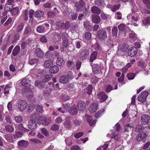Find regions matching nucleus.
<instances>
[{
	"label": "nucleus",
	"mask_w": 150,
	"mask_h": 150,
	"mask_svg": "<svg viewBox=\"0 0 150 150\" xmlns=\"http://www.w3.org/2000/svg\"><path fill=\"white\" fill-rule=\"evenodd\" d=\"M107 34L106 31L103 30H98L97 32L96 38L101 40L107 38Z\"/></svg>",
	"instance_id": "nucleus-1"
},
{
	"label": "nucleus",
	"mask_w": 150,
	"mask_h": 150,
	"mask_svg": "<svg viewBox=\"0 0 150 150\" xmlns=\"http://www.w3.org/2000/svg\"><path fill=\"white\" fill-rule=\"evenodd\" d=\"M148 95V92L146 91H143L140 93L138 97V100L141 103L145 102Z\"/></svg>",
	"instance_id": "nucleus-2"
},
{
	"label": "nucleus",
	"mask_w": 150,
	"mask_h": 150,
	"mask_svg": "<svg viewBox=\"0 0 150 150\" xmlns=\"http://www.w3.org/2000/svg\"><path fill=\"white\" fill-rule=\"evenodd\" d=\"M27 106V103L25 100H21L19 102L18 104V108L21 111L25 110Z\"/></svg>",
	"instance_id": "nucleus-3"
},
{
	"label": "nucleus",
	"mask_w": 150,
	"mask_h": 150,
	"mask_svg": "<svg viewBox=\"0 0 150 150\" xmlns=\"http://www.w3.org/2000/svg\"><path fill=\"white\" fill-rule=\"evenodd\" d=\"M5 9L7 12L10 11L13 16H17L20 13L19 9L18 7H14L12 9H10V8L6 7Z\"/></svg>",
	"instance_id": "nucleus-4"
},
{
	"label": "nucleus",
	"mask_w": 150,
	"mask_h": 150,
	"mask_svg": "<svg viewBox=\"0 0 150 150\" xmlns=\"http://www.w3.org/2000/svg\"><path fill=\"white\" fill-rule=\"evenodd\" d=\"M28 77L26 76L20 80L21 84L23 86L27 87V88L30 87L31 85V82Z\"/></svg>",
	"instance_id": "nucleus-5"
},
{
	"label": "nucleus",
	"mask_w": 150,
	"mask_h": 150,
	"mask_svg": "<svg viewBox=\"0 0 150 150\" xmlns=\"http://www.w3.org/2000/svg\"><path fill=\"white\" fill-rule=\"evenodd\" d=\"M141 122L143 125L148 124L150 122V117L149 115L143 114L142 115Z\"/></svg>",
	"instance_id": "nucleus-6"
},
{
	"label": "nucleus",
	"mask_w": 150,
	"mask_h": 150,
	"mask_svg": "<svg viewBox=\"0 0 150 150\" xmlns=\"http://www.w3.org/2000/svg\"><path fill=\"white\" fill-rule=\"evenodd\" d=\"M85 4V2L83 0H80L79 1L76 2L75 4L76 10L79 11H82L83 7Z\"/></svg>",
	"instance_id": "nucleus-7"
},
{
	"label": "nucleus",
	"mask_w": 150,
	"mask_h": 150,
	"mask_svg": "<svg viewBox=\"0 0 150 150\" xmlns=\"http://www.w3.org/2000/svg\"><path fill=\"white\" fill-rule=\"evenodd\" d=\"M89 54L88 50L85 49L82 50L80 52L79 58L82 60H84L87 58Z\"/></svg>",
	"instance_id": "nucleus-8"
},
{
	"label": "nucleus",
	"mask_w": 150,
	"mask_h": 150,
	"mask_svg": "<svg viewBox=\"0 0 150 150\" xmlns=\"http://www.w3.org/2000/svg\"><path fill=\"white\" fill-rule=\"evenodd\" d=\"M138 51L137 49L135 47H131L128 51V55L131 57H133L135 56Z\"/></svg>",
	"instance_id": "nucleus-9"
},
{
	"label": "nucleus",
	"mask_w": 150,
	"mask_h": 150,
	"mask_svg": "<svg viewBox=\"0 0 150 150\" xmlns=\"http://www.w3.org/2000/svg\"><path fill=\"white\" fill-rule=\"evenodd\" d=\"M146 137V134L145 132H143L139 134L136 137V139L137 141L143 140Z\"/></svg>",
	"instance_id": "nucleus-10"
},
{
	"label": "nucleus",
	"mask_w": 150,
	"mask_h": 150,
	"mask_svg": "<svg viewBox=\"0 0 150 150\" xmlns=\"http://www.w3.org/2000/svg\"><path fill=\"white\" fill-rule=\"evenodd\" d=\"M32 33V30L31 28L26 26L25 28L23 33V35L26 37H28Z\"/></svg>",
	"instance_id": "nucleus-11"
},
{
	"label": "nucleus",
	"mask_w": 150,
	"mask_h": 150,
	"mask_svg": "<svg viewBox=\"0 0 150 150\" xmlns=\"http://www.w3.org/2000/svg\"><path fill=\"white\" fill-rule=\"evenodd\" d=\"M98 98L102 102L105 101L108 98V96L105 95V93L101 92L98 94Z\"/></svg>",
	"instance_id": "nucleus-12"
},
{
	"label": "nucleus",
	"mask_w": 150,
	"mask_h": 150,
	"mask_svg": "<svg viewBox=\"0 0 150 150\" xmlns=\"http://www.w3.org/2000/svg\"><path fill=\"white\" fill-rule=\"evenodd\" d=\"M46 83L43 81L37 80L35 82V85L39 89H41L45 86Z\"/></svg>",
	"instance_id": "nucleus-13"
},
{
	"label": "nucleus",
	"mask_w": 150,
	"mask_h": 150,
	"mask_svg": "<svg viewBox=\"0 0 150 150\" xmlns=\"http://www.w3.org/2000/svg\"><path fill=\"white\" fill-rule=\"evenodd\" d=\"M98 107V105L97 104H91L89 107V110L91 113H93L96 111Z\"/></svg>",
	"instance_id": "nucleus-14"
},
{
	"label": "nucleus",
	"mask_w": 150,
	"mask_h": 150,
	"mask_svg": "<svg viewBox=\"0 0 150 150\" xmlns=\"http://www.w3.org/2000/svg\"><path fill=\"white\" fill-rule=\"evenodd\" d=\"M28 142L25 140H21L18 141V144L19 146L21 148H26L29 145Z\"/></svg>",
	"instance_id": "nucleus-15"
},
{
	"label": "nucleus",
	"mask_w": 150,
	"mask_h": 150,
	"mask_svg": "<svg viewBox=\"0 0 150 150\" xmlns=\"http://www.w3.org/2000/svg\"><path fill=\"white\" fill-rule=\"evenodd\" d=\"M53 65V61L51 59H48L45 61L43 64L44 67L47 69L51 67Z\"/></svg>",
	"instance_id": "nucleus-16"
},
{
	"label": "nucleus",
	"mask_w": 150,
	"mask_h": 150,
	"mask_svg": "<svg viewBox=\"0 0 150 150\" xmlns=\"http://www.w3.org/2000/svg\"><path fill=\"white\" fill-rule=\"evenodd\" d=\"M77 105L79 111H83L85 110L86 107L85 103L82 101H79L77 103Z\"/></svg>",
	"instance_id": "nucleus-17"
},
{
	"label": "nucleus",
	"mask_w": 150,
	"mask_h": 150,
	"mask_svg": "<svg viewBox=\"0 0 150 150\" xmlns=\"http://www.w3.org/2000/svg\"><path fill=\"white\" fill-rule=\"evenodd\" d=\"M28 127L30 129H35L37 127L36 121H29L28 122Z\"/></svg>",
	"instance_id": "nucleus-18"
},
{
	"label": "nucleus",
	"mask_w": 150,
	"mask_h": 150,
	"mask_svg": "<svg viewBox=\"0 0 150 150\" xmlns=\"http://www.w3.org/2000/svg\"><path fill=\"white\" fill-rule=\"evenodd\" d=\"M92 21L95 23H98L100 21V16L95 14H93L91 17Z\"/></svg>",
	"instance_id": "nucleus-19"
},
{
	"label": "nucleus",
	"mask_w": 150,
	"mask_h": 150,
	"mask_svg": "<svg viewBox=\"0 0 150 150\" xmlns=\"http://www.w3.org/2000/svg\"><path fill=\"white\" fill-rule=\"evenodd\" d=\"M91 11L92 13L97 15L100 14L101 13L100 9L95 6H93L91 7Z\"/></svg>",
	"instance_id": "nucleus-20"
},
{
	"label": "nucleus",
	"mask_w": 150,
	"mask_h": 150,
	"mask_svg": "<svg viewBox=\"0 0 150 150\" xmlns=\"http://www.w3.org/2000/svg\"><path fill=\"white\" fill-rule=\"evenodd\" d=\"M39 122L40 123H42L45 126L47 125L48 124L46 118L43 116H40V117Z\"/></svg>",
	"instance_id": "nucleus-21"
},
{
	"label": "nucleus",
	"mask_w": 150,
	"mask_h": 150,
	"mask_svg": "<svg viewBox=\"0 0 150 150\" xmlns=\"http://www.w3.org/2000/svg\"><path fill=\"white\" fill-rule=\"evenodd\" d=\"M37 56L39 58H42L44 54V52L39 48L36 49L35 51Z\"/></svg>",
	"instance_id": "nucleus-22"
},
{
	"label": "nucleus",
	"mask_w": 150,
	"mask_h": 150,
	"mask_svg": "<svg viewBox=\"0 0 150 150\" xmlns=\"http://www.w3.org/2000/svg\"><path fill=\"white\" fill-rule=\"evenodd\" d=\"M92 69L95 74H98L100 71V68L97 64H95L92 66Z\"/></svg>",
	"instance_id": "nucleus-23"
},
{
	"label": "nucleus",
	"mask_w": 150,
	"mask_h": 150,
	"mask_svg": "<svg viewBox=\"0 0 150 150\" xmlns=\"http://www.w3.org/2000/svg\"><path fill=\"white\" fill-rule=\"evenodd\" d=\"M59 71V67L56 65H54L49 70V72L51 74H55L57 73Z\"/></svg>",
	"instance_id": "nucleus-24"
},
{
	"label": "nucleus",
	"mask_w": 150,
	"mask_h": 150,
	"mask_svg": "<svg viewBox=\"0 0 150 150\" xmlns=\"http://www.w3.org/2000/svg\"><path fill=\"white\" fill-rule=\"evenodd\" d=\"M69 113L72 115H75L78 112V110L76 108V105H74L70 108L69 110Z\"/></svg>",
	"instance_id": "nucleus-25"
},
{
	"label": "nucleus",
	"mask_w": 150,
	"mask_h": 150,
	"mask_svg": "<svg viewBox=\"0 0 150 150\" xmlns=\"http://www.w3.org/2000/svg\"><path fill=\"white\" fill-rule=\"evenodd\" d=\"M25 93L28 96H32L33 93L32 90L29 87L26 88H24Z\"/></svg>",
	"instance_id": "nucleus-26"
},
{
	"label": "nucleus",
	"mask_w": 150,
	"mask_h": 150,
	"mask_svg": "<svg viewBox=\"0 0 150 150\" xmlns=\"http://www.w3.org/2000/svg\"><path fill=\"white\" fill-rule=\"evenodd\" d=\"M94 3L96 5L99 6L104 7L105 6L104 0H95Z\"/></svg>",
	"instance_id": "nucleus-27"
},
{
	"label": "nucleus",
	"mask_w": 150,
	"mask_h": 150,
	"mask_svg": "<svg viewBox=\"0 0 150 150\" xmlns=\"http://www.w3.org/2000/svg\"><path fill=\"white\" fill-rule=\"evenodd\" d=\"M44 15V12L40 10H37L34 14V16L35 17L39 18L42 17Z\"/></svg>",
	"instance_id": "nucleus-28"
},
{
	"label": "nucleus",
	"mask_w": 150,
	"mask_h": 150,
	"mask_svg": "<svg viewBox=\"0 0 150 150\" xmlns=\"http://www.w3.org/2000/svg\"><path fill=\"white\" fill-rule=\"evenodd\" d=\"M93 90V86L91 85H89L84 90V93L90 95L91 93Z\"/></svg>",
	"instance_id": "nucleus-29"
},
{
	"label": "nucleus",
	"mask_w": 150,
	"mask_h": 150,
	"mask_svg": "<svg viewBox=\"0 0 150 150\" xmlns=\"http://www.w3.org/2000/svg\"><path fill=\"white\" fill-rule=\"evenodd\" d=\"M69 81L68 78L66 75L61 76L59 79V81L62 83H66Z\"/></svg>",
	"instance_id": "nucleus-30"
},
{
	"label": "nucleus",
	"mask_w": 150,
	"mask_h": 150,
	"mask_svg": "<svg viewBox=\"0 0 150 150\" xmlns=\"http://www.w3.org/2000/svg\"><path fill=\"white\" fill-rule=\"evenodd\" d=\"M20 48L19 46H16L13 49L12 52V54L14 56L17 55L20 52Z\"/></svg>",
	"instance_id": "nucleus-31"
},
{
	"label": "nucleus",
	"mask_w": 150,
	"mask_h": 150,
	"mask_svg": "<svg viewBox=\"0 0 150 150\" xmlns=\"http://www.w3.org/2000/svg\"><path fill=\"white\" fill-rule=\"evenodd\" d=\"M87 121L89 124L90 126H92L93 125L95 124L96 122L92 118V117L88 116L86 118Z\"/></svg>",
	"instance_id": "nucleus-32"
},
{
	"label": "nucleus",
	"mask_w": 150,
	"mask_h": 150,
	"mask_svg": "<svg viewBox=\"0 0 150 150\" xmlns=\"http://www.w3.org/2000/svg\"><path fill=\"white\" fill-rule=\"evenodd\" d=\"M64 61L61 58H58L56 62L57 65L59 66H62L64 64Z\"/></svg>",
	"instance_id": "nucleus-33"
},
{
	"label": "nucleus",
	"mask_w": 150,
	"mask_h": 150,
	"mask_svg": "<svg viewBox=\"0 0 150 150\" xmlns=\"http://www.w3.org/2000/svg\"><path fill=\"white\" fill-rule=\"evenodd\" d=\"M5 129L6 131L8 132H13L14 130V129L13 126H11L9 125H7L5 126Z\"/></svg>",
	"instance_id": "nucleus-34"
},
{
	"label": "nucleus",
	"mask_w": 150,
	"mask_h": 150,
	"mask_svg": "<svg viewBox=\"0 0 150 150\" xmlns=\"http://www.w3.org/2000/svg\"><path fill=\"white\" fill-rule=\"evenodd\" d=\"M97 52L96 51H93L90 56V61L91 62H93L94 60L96 59L97 56Z\"/></svg>",
	"instance_id": "nucleus-35"
},
{
	"label": "nucleus",
	"mask_w": 150,
	"mask_h": 150,
	"mask_svg": "<svg viewBox=\"0 0 150 150\" xmlns=\"http://www.w3.org/2000/svg\"><path fill=\"white\" fill-rule=\"evenodd\" d=\"M52 77V75L51 74L45 75V78L42 79L43 81L45 83L48 82Z\"/></svg>",
	"instance_id": "nucleus-36"
},
{
	"label": "nucleus",
	"mask_w": 150,
	"mask_h": 150,
	"mask_svg": "<svg viewBox=\"0 0 150 150\" xmlns=\"http://www.w3.org/2000/svg\"><path fill=\"white\" fill-rule=\"evenodd\" d=\"M39 115L37 113H34L30 115V120L36 121V120L38 117Z\"/></svg>",
	"instance_id": "nucleus-37"
},
{
	"label": "nucleus",
	"mask_w": 150,
	"mask_h": 150,
	"mask_svg": "<svg viewBox=\"0 0 150 150\" xmlns=\"http://www.w3.org/2000/svg\"><path fill=\"white\" fill-rule=\"evenodd\" d=\"M144 129V127L142 125H137L135 129V131L137 132H140Z\"/></svg>",
	"instance_id": "nucleus-38"
},
{
	"label": "nucleus",
	"mask_w": 150,
	"mask_h": 150,
	"mask_svg": "<svg viewBox=\"0 0 150 150\" xmlns=\"http://www.w3.org/2000/svg\"><path fill=\"white\" fill-rule=\"evenodd\" d=\"M63 42L62 45L63 47H67L69 45V41L67 38H65V37H62Z\"/></svg>",
	"instance_id": "nucleus-39"
},
{
	"label": "nucleus",
	"mask_w": 150,
	"mask_h": 150,
	"mask_svg": "<svg viewBox=\"0 0 150 150\" xmlns=\"http://www.w3.org/2000/svg\"><path fill=\"white\" fill-rule=\"evenodd\" d=\"M4 76L7 78V79H10L12 78L13 76L10 72L8 71H4Z\"/></svg>",
	"instance_id": "nucleus-40"
},
{
	"label": "nucleus",
	"mask_w": 150,
	"mask_h": 150,
	"mask_svg": "<svg viewBox=\"0 0 150 150\" xmlns=\"http://www.w3.org/2000/svg\"><path fill=\"white\" fill-rule=\"evenodd\" d=\"M52 89L46 87L44 90V94L45 96H47L50 94Z\"/></svg>",
	"instance_id": "nucleus-41"
},
{
	"label": "nucleus",
	"mask_w": 150,
	"mask_h": 150,
	"mask_svg": "<svg viewBox=\"0 0 150 150\" xmlns=\"http://www.w3.org/2000/svg\"><path fill=\"white\" fill-rule=\"evenodd\" d=\"M39 61L38 59L35 58L31 59L29 61L28 63L31 65H33L37 64Z\"/></svg>",
	"instance_id": "nucleus-42"
},
{
	"label": "nucleus",
	"mask_w": 150,
	"mask_h": 150,
	"mask_svg": "<svg viewBox=\"0 0 150 150\" xmlns=\"http://www.w3.org/2000/svg\"><path fill=\"white\" fill-rule=\"evenodd\" d=\"M119 49L122 51L125 52L127 50L128 45L124 44H122L119 46Z\"/></svg>",
	"instance_id": "nucleus-43"
},
{
	"label": "nucleus",
	"mask_w": 150,
	"mask_h": 150,
	"mask_svg": "<svg viewBox=\"0 0 150 150\" xmlns=\"http://www.w3.org/2000/svg\"><path fill=\"white\" fill-rule=\"evenodd\" d=\"M133 127L129 124L126 125L125 127V132H128L131 130H133Z\"/></svg>",
	"instance_id": "nucleus-44"
},
{
	"label": "nucleus",
	"mask_w": 150,
	"mask_h": 150,
	"mask_svg": "<svg viewBox=\"0 0 150 150\" xmlns=\"http://www.w3.org/2000/svg\"><path fill=\"white\" fill-rule=\"evenodd\" d=\"M56 25L57 26V28L64 29V23H62L59 21L57 22L56 23Z\"/></svg>",
	"instance_id": "nucleus-45"
},
{
	"label": "nucleus",
	"mask_w": 150,
	"mask_h": 150,
	"mask_svg": "<svg viewBox=\"0 0 150 150\" xmlns=\"http://www.w3.org/2000/svg\"><path fill=\"white\" fill-rule=\"evenodd\" d=\"M23 17L24 19L26 21H27L28 18V10H25L23 12Z\"/></svg>",
	"instance_id": "nucleus-46"
},
{
	"label": "nucleus",
	"mask_w": 150,
	"mask_h": 150,
	"mask_svg": "<svg viewBox=\"0 0 150 150\" xmlns=\"http://www.w3.org/2000/svg\"><path fill=\"white\" fill-rule=\"evenodd\" d=\"M59 129V125L56 124L52 125L50 127V129L52 131H56L58 130Z\"/></svg>",
	"instance_id": "nucleus-47"
},
{
	"label": "nucleus",
	"mask_w": 150,
	"mask_h": 150,
	"mask_svg": "<svg viewBox=\"0 0 150 150\" xmlns=\"http://www.w3.org/2000/svg\"><path fill=\"white\" fill-rule=\"evenodd\" d=\"M24 25V24L23 23H21L18 26L16 30V31L18 33L21 32L22 30Z\"/></svg>",
	"instance_id": "nucleus-48"
},
{
	"label": "nucleus",
	"mask_w": 150,
	"mask_h": 150,
	"mask_svg": "<svg viewBox=\"0 0 150 150\" xmlns=\"http://www.w3.org/2000/svg\"><path fill=\"white\" fill-rule=\"evenodd\" d=\"M70 118V117H68L65 119V121L64 123L65 127H69L70 126L71 122L69 120Z\"/></svg>",
	"instance_id": "nucleus-49"
},
{
	"label": "nucleus",
	"mask_w": 150,
	"mask_h": 150,
	"mask_svg": "<svg viewBox=\"0 0 150 150\" xmlns=\"http://www.w3.org/2000/svg\"><path fill=\"white\" fill-rule=\"evenodd\" d=\"M62 106L65 110H67L70 107V104L68 103L64 102L63 103Z\"/></svg>",
	"instance_id": "nucleus-50"
},
{
	"label": "nucleus",
	"mask_w": 150,
	"mask_h": 150,
	"mask_svg": "<svg viewBox=\"0 0 150 150\" xmlns=\"http://www.w3.org/2000/svg\"><path fill=\"white\" fill-rule=\"evenodd\" d=\"M36 111L40 113H42L44 112V110L42 105H37L36 107Z\"/></svg>",
	"instance_id": "nucleus-51"
},
{
	"label": "nucleus",
	"mask_w": 150,
	"mask_h": 150,
	"mask_svg": "<svg viewBox=\"0 0 150 150\" xmlns=\"http://www.w3.org/2000/svg\"><path fill=\"white\" fill-rule=\"evenodd\" d=\"M129 38L134 41L136 40L137 37L136 34L134 33H131L129 34Z\"/></svg>",
	"instance_id": "nucleus-52"
},
{
	"label": "nucleus",
	"mask_w": 150,
	"mask_h": 150,
	"mask_svg": "<svg viewBox=\"0 0 150 150\" xmlns=\"http://www.w3.org/2000/svg\"><path fill=\"white\" fill-rule=\"evenodd\" d=\"M37 31L39 33H42L45 31V28L42 25H40L38 26L37 28Z\"/></svg>",
	"instance_id": "nucleus-53"
},
{
	"label": "nucleus",
	"mask_w": 150,
	"mask_h": 150,
	"mask_svg": "<svg viewBox=\"0 0 150 150\" xmlns=\"http://www.w3.org/2000/svg\"><path fill=\"white\" fill-rule=\"evenodd\" d=\"M23 119L21 115H18L15 117L14 120L16 122L19 123L21 122Z\"/></svg>",
	"instance_id": "nucleus-54"
},
{
	"label": "nucleus",
	"mask_w": 150,
	"mask_h": 150,
	"mask_svg": "<svg viewBox=\"0 0 150 150\" xmlns=\"http://www.w3.org/2000/svg\"><path fill=\"white\" fill-rule=\"evenodd\" d=\"M118 29L117 27H115L112 29V34L113 36L115 37L117 36Z\"/></svg>",
	"instance_id": "nucleus-55"
},
{
	"label": "nucleus",
	"mask_w": 150,
	"mask_h": 150,
	"mask_svg": "<svg viewBox=\"0 0 150 150\" xmlns=\"http://www.w3.org/2000/svg\"><path fill=\"white\" fill-rule=\"evenodd\" d=\"M41 132L44 135L47 137L49 136V132L47 131V129L44 128H43L41 129Z\"/></svg>",
	"instance_id": "nucleus-56"
},
{
	"label": "nucleus",
	"mask_w": 150,
	"mask_h": 150,
	"mask_svg": "<svg viewBox=\"0 0 150 150\" xmlns=\"http://www.w3.org/2000/svg\"><path fill=\"white\" fill-rule=\"evenodd\" d=\"M143 149L144 150H150V142H148L144 144Z\"/></svg>",
	"instance_id": "nucleus-57"
},
{
	"label": "nucleus",
	"mask_w": 150,
	"mask_h": 150,
	"mask_svg": "<svg viewBox=\"0 0 150 150\" xmlns=\"http://www.w3.org/2000/svg\"><path fill=\"white\" fill-rule=\"evenodd\" d=\"M135 74L134 73H130L127 74V77L129 80L133 79L135 77Z\"/></svg>",
	"instance_id": "nucleus-58"
},
{
	"label": "nucleus",
	"mask_w": 150,
	"mask_h": 150,
	"mask_svg": "<svg viewBox=\"0 0 150 150\" xmlns=\"http://www.w3.org/2000/svg\"><path fill=\"white\" fill-rule=\"evenodd\" d=\"M120 6L119 4L114 5L111 8V10L113 12H115L117 10H118Z\"/></svg>",
	"instance_id": "nucleus-59"
},
{
	"label": "nucleus",
	"mask_w": 150,
	"mask_h": 150,
	"mask_svg": "<svg viewBox=\"0 0 150 150\" xmlns=\"http://www.w3.org/2000/svg\"><path fill=\"white\" fill-rule=\"evenodd\" d=\"M84 27L87 29H89L91 27V25L87 21H85L84 22Z\"/></svg>",
	"instance_id": "nucleus-60"
},
{
	"label": "nucleus",
	"mask_w": 150,
	"mask_h": 150,
	"mask_svg": "<svg viewBox=\"0 0 150 150\" xmlns=\"http://www.w3.org/2000/svg\"><path fill=\"white\" fill-rule=\"evenodd\" d=\"M98 79L95 76H92L91 79V82L93 84H96L98 81Z\"/></svg>",
	"instance_id": "nucleus-61"
},
{
	"label": "nucleus",
	"mask_w": 150,
	"mask_h": 150,
	"mask_svg": "<svg viewBox=\"0 0 150 150\" xmlns=\"http://www.w3.org/2000/svg\"><path fill=\"white\" fill-rule=\"evenodd\" d=\"M47 15L48 17L51 18H54L55 16V13L54 12L50 11L47 12Z\"/></svg>",
	"instance_id": "nucleus-62"
},
{
	"label": "nucleus",
	"mask_w": 150,
	"mask_h": 150,
	"mask_svg": "<svg viewBox=\"0 0 150 150\" xmlns=\"http://www.w3.org/2000/svg\"><path fill=\"white\" fill-rule=\"evenodd\" d=\"M118 28L120 30H123L125 29L126 26L124 24H121L118 26Z\"/></svg>",
	"instance_id": "nucleus-63"
},
{
	"label": "nucleus",
	"mask_w": 150,
	"mask_h": 150,
	"mask_svg": "<svg viewBox=\"0 0 150 150\" xmlns=\"http://www.w3.org/2000/svg\"><path fill=\"white\" fill-rule=\"evenodd\" d=\"M101 17L102 19L105 20L108 18L109 16L108 15L105 14L104 13L102 12L101 14Z\"/></svg>",
	"instance_id": "nucleus-64"
}]
</instances>
